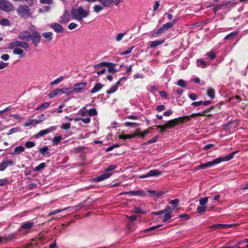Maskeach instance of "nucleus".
I'll list each match as a JSON object with an SVG mask.
<instances>
[{"mask_svg": "<svg viewBox=\"0 0 248 248\" xmlns=\"http://www.w3.org/2000/svg\"><path fill=\"white\" fill-rule=\"evenodd\" d=\"M236 153L235 152H233L229 155L224 157H219L213 161L206 162L204 164H202L197 167V170L203 169L206 168H209L216 164H219L221 162L228 161L233 158L234 155Z\"/></svg>", "mask_w": 248, "mask_h": 248, "instance_id": "1", "label": "nucleus"}, {"mask_svg": "<svg viewBox=\"0 0 248 248\" xmlns=\"http://www.w3.org/2000/svg\"><path fill=\"white\" fill-rule=\"evenodd\" d=\"M89 15V11L86 10L80 6L78 8H74L71 10V15L74 19L79 22L82 21L83 18L87 17Z\"/></svg>", "mask_w": 248, "mask_h": 248, "instance_id": "2", "label": "nucleus"}, {"mask_svg": "<svg viewBox=\"0 0 248 248\" xmlns=\"http://www.w3.org/2000/svg\"><path fill=\"white\" fill-rule=\"evenodd\" d=\"M17 13L23 18H27L31 15V9L27 5H20L17 8Z\"/></svg>", "mask_w": 248, "mask_h": 248, "instance_id": "3", "label": "nucleus"}, {"mask_svg": "<svg viewBox=\"0 0 248 248\" xmlns=\"http://www.w3.org/2000/svg\"><path fill=\"white\" fill-rule=\"evenodd\" d=\"M14 9L13 4L7 0H0V10L10 12Z\"/></svg>", "mask_w": 248, "mask_h": 248, "instance_id": "4", "label": "nucleus"}, {"mask_svg": "<svg viewBox=\"0 0 248 248\" xmlns=\"http://www.w3.org/2000/svg\"><path fill=\"white\" fill-rule=\"evenodd\" d=\"M79 113L81 116L85 117H89L97 114V110L95 108H91L90 109H86L85 108H81Z\"/></svg>", "mask_w": 248, "mask_h": 248, "instance_id": "5", "label": "nucleus"}, {"mask_svg": "<svg viewBox=\"0 0 248 248\" xmlns=\"http://www.w3.org/2000/svg\"><path fill=\"white\" fill-rule=\"evenodd\" d=\"M188 116H185L183 117H179L169 121L166 124L167 128H172L176 125H178L180 122H183L185 120H186Z\"/></svg>", "mask_w": 248, "mask_h": 248, "instance_id": "6", "label": "nucleus"}, {"mask_svg": "<svg viewBox=\"0 0 248 248\" xmlns=\"http://www.w3.org/2000/svg\"><path fill=\"white\" fill-rule=\"evenodd\" d=\"M83 206V205L82 203H79L78 205H76V206L64 208H63L62 209H58L54 210V211L50 212L49 213V214L48 215V216H51L55 215L56 214L60 213V212H62L63 211H65V210H67V209H69V208H71L72 211H76V210H78L79 208H80L82 207Z\"/></svg>", "mask_w": 248, "mask_h": 248, "instance_id": "7", "label": "nucleus"}, {"mask_svg": "<svg viewBox=\"0 0 248 248\" xmlns=\"http://www.w3.org/2000/svg\"><path fill=\"white\" fill-rule=\"evenodd\" d=\"M162 172L157 169L153 170L145 174L139 176L140 179H144L150 177H157L161 175Z\"/></svg>", "mask_w": 248, "mask_h": 248, "instance_id": "8", "label": "nucleus"}, {"mask_svg": "<svg viewBox=\"0 0 248 248\" xmlns=\"http://www.w3.org/2000/svg\"><path fill=\"white\" fill-rule=\"evenodd\" d=\"M57 127L55 126H52L46 129L42 130L34 135V138L38 139L39 138L44 136L45 135L48 134L49 133L53 131L56 129Z\"/></svg>", "mask_w": 248, "mask_h": 248, "instance_id": "9", "label": "nucleus"}, {"mask_svg": "<svg viewBox=\"0 0 248 248\" xmlns=\"http://www.w3.org/2000/svg\"><path fill=\"white\" fill-rule=\"evenodd\" d=\"M31 39L33 44L37 45L40 42L41 35L36 31H33L31 33Z\"/></svg>", "mask_w": 248, "mask_h": 248, "instance_id": "10", "label": "nucleus"}, {"mask_svg": "<svg viewBox=\"0 0 248 248\" xmlns=\"http://www.w3.org/2000/svg\"><path fill=\"white\" fill-rule=\"evenodd\" d=\"M87 85L86 82H79L76 83L74 85L73 87V92H76V93H81L83 89L85 88Z\"/></svg>", "mask_w": 248, "mask_h": 248, "instance_id": "11", "label": "nucleus"}, {"mask_svg": "<svg viewBox=\"0 0 248 248\" xmlns=\"http://www.w3.org/2000/svg\"><path fill=\"white\" fill-rule=\"evenodd\" d=\"M123 79H126V78L124 77H123L121 78L116 83L115 85L111 87L107 91V93L108 94H111L112 93H114L115 92L118 88V86L121 84V83L122 82V80Z\"/></svg>", "mask_w": 248, "mask_h": 248, "instance_id": "12", "label": "nucleus"}, {"mask_svg": "<svg viewBox=\"0 0 248 248\" xmlns=\"http://www.w3.org/2000/svg\"><path fill=\"white\" fill-rule=\"evenodd\" d=\"M14 164V162L11 159L3 160L0 163V171H4L9 165L12 166Z\"/></svg>", "mask_w": 248, "mask_h": 248, "instance_id": "13", "label": "nucleus"}, {"mask_svg": "<svg viewBox=\"0 0 248 248\" xmlns=\"http://www.w3.org/2000/svg\"><path fill=\"white\" fill-rule=\"evenodd\" d=\"M31 33L27 31H23L19 33L18 37L21 40L29 41L31 39Z\"/></svg>", "mask_w": 248, "mask_h": 248, "instance_id": "14", "label": "nucleus"}, {"mask_svg": "<svg viewBox=\"0 0 248 248\" xmlns=\"http://www.w3.org/2000/svg\"><path fill=\"white\" fill-rule=\"evenodd\" d=\"M111 175V173L104 171L102 175L95 178L94 181L95 182H100L109 178Z\"/></svg>", "mask_w": 248, "mask_h": 248, "instance_id": "15", "label": "nucleus"}, {"mask_svg": "<svg viewBox=\"0 0 248 248\" xmlns=\"http://www.w3.org/2000/svg\"><path fill=\"white\" fill-rule=\"evenodd\" d=\"M173 26V24L170 23L169 22L167 23L164 24L162 27L159 28V29L157 31L156 34H159L163 33L165 31L171 28Z\"/></svg>", "mask_w": 248, "mask_h": 248, "instance_id": "16", "label": "nucleus"}, {"mask_svg": "<svg viewBox=\"0 0 248 248\" xmlns=\"http://www.w3.org/2000/svg\"><path fill=\"white\" fill-rule=\"evenodd\" d=\"M167 209L168 211L167 213H164L165 215L163 218V221L164 222H168L170 220L171 217V213L173 212V210L169 206L167 207Z\"/></svg>", "mask_w": 248, "mask_h": 248, "instance_id": "17", "label": "nucleus"}, {"mask_svg": "<svg viewBox=\"0 0 248 248\" xmlns=\"http://www.w3.org/2000/svg\"><path fill=\"white\" fill-rule=\"evenodd\" d=\"M34 224H35L32 221H26L22 224V225L20 226V229L25 230H29L33 227L34 226Z\"/></svg>", "mask_w": 248, "mask_h": 248, "instance_id": "18", "label": "nucleus"}, {"mask_svg": "<svg viewBox=\"0 0 248 248\" xmlns=\"http://www.w3.org/2000/svg\"><path fill=\"white\" fill-rule=\"evenodd\" d=\"M13 45L15 46L20 47L24 49L29 47V45L27 43L23 41H16L13 43Z\"/></svg>", "mask_w": 248, "mask_h": 248, "instance_id": "19", "label": "nucleus"}, {"mask_svg": "<svg viewBox=\"0 0 248 248\" xmlns=\"http://www.w3.org/2000/svg\"><path fill=\"white\" fill-rule=\"evenodd\" d=\"M70 20V14L67 11H65L62 16L60 17V22L65 23Z\"/></svg>", "mask_w": 248, "mask_h": 248, "instance_id": "20", "label": "nucleus"}, {"mask_svg": "<svg viewBox=\"0 0 248 248\" xmlns=\"http://www.w3.org/2000/svg\"><path fill=\"white\" fill-rule=\"evenodd\" d=\"M50 27L58 33H61L63 31V27L59 23H52Z\"/></svg>", "mask_w": 248, "mask_h": 248, "instance_id": "21", "label": "nucleus"}, {"mask_svg": "<svg viewBox=\"0 0 248 248\" xmlns=\"http://www.w3.org/2000/svg\"><path fill=\"white\" fill-rule=\"evenodd\" d=\"M121 194H130L132 196H141L144 195V192L142 190H131L128 192H125Z\"/></svg>", "mask_w": 248, "mask_h": 248, "instance_id": "22", "label": "nucleus"}, {"mask_svg": "<svg viewBox=\"0 0 248 248\" xmlns=\"http://www.w3.org/2000/svg\"><path fill=\"white\" fill-rule=\"evenodd\" d=\"M107 64L105 67H107L108 71L110 73L114 74L116 72V70L115 68V64L112 63L106 62Z\"/></svg>", "mask_w": 248, "mask_h": 248, "instance_id": "23", "label": "nucleus"}, {"mask_svg": "<svg viewBox=\"0 0 248 248\" xmlns=\"http://www.w3.org/2000/svg\"><path fill=\"white\" fill-rule=\"evenodd\" d=\"M74 120L76 122H78L79 121H82L85 124H88L90 122L91 119L90 118V117L84 118V117L81 116V117H76V118L74 117Z\"/></svg>", "mask_w": 248, "mask_h": 248, "instance_id": "24", "label": "nucleus"}, {"mask_svg": "<svg viewBox=\"0 0 248 248\" xmlns=\"http://www.w3.org/2000/svg\"><path fill=\"white\" fill-rule=\"evenodd\" d=\"M25 150V148L22 146H16L13 153H12V155H19L22 153H23Z\"/></svg>", "mask_w": 248, "mask_h": 248, "instance_id": "25", "label": "nucleus"}, {"mask_svg": "<svg viewBox=\"0 0 248 248\" xmlns=\"http://www.w3.org/2000/svg\"><path fill=\"white\" fill-rule=\"evenodd\" d=\"M164 42L163 40H156L154 41H152L151 42L150 44V46L151 48H155L159 45H162Z\"/></svg>", "mask_w": 248, "mask_h": 248, "instance_id": "26", "label": "nucleus"}, {"mask_svg": "<svg viewBox=\"0 0 248 248\" xmlns=\"http://www.w3.org/2000/svg\"><path fill=\"white\" fill-rule=\"evenodd\" d=\"M103 85L100 83H96L93 89L91 90V93H93L100 91L103 87Z\"/></svg>", "mask_w": 248, "mask_h": 248, "instance_id": "27", "label": "nucleus"}, {"mask_svg": "<svg viewBox=\"0 0 248 248\" xmlns=\"http://www.w3.org/2000/svg\"><path fill=\"white\" fill-rule=\"evenodd\" d=\"M60 91L61 93L66 94L67 95H72L74 93L73 89L71 88H63L60 89Z\"/></svg>", "mask_w": 248, "mask_h": 248, "instance_id": "28", "label": "nucleus"}, {"mask_svg": "<svg viewBox=\"0 0 248 248\" xmlns=\"http://www.w3.org/2000/svg\"><path fill=\"white\" fill-rule=\"evenodd\" d=\"M13 53L15 54L20 55L21 58L25 56V53L22 49L18 47H15L14 48Z\"/></svg>", "mask_w": 248, "mask_h": 248, "instance_id": "29", "label": "nucleus"}, {"mask_svg": "<svg viewBox=\"0 0 248 248\" xmlns=\"http://www.w3.org/2000/svg\"><path fill=\"white\" fill-rule=\"evenodd\" d=\"M61 93L60 89H56L51 91L48 96L50 98H53Z\"/></svg>", "mask_w": 248, "mask_h": 248, "instance_id": "30", "label": "nucleus"}, {"mask_svg": "<svg viewBox=\"0 0 248 248\" xmlns=\"http://www.w3.org/2000/svg\"><path fill=\"white\" fill-rule=\"evenodd\" d=\"M0 25L2 26H10L11 22L7 18H2L0 20Z\"/></svg>", "mask_w": 248, "mask_h": 248, "instance_id": "31", "label": "nucleus"}, {"mask_svg": "<svg viewBox=\"0 0 248 248\" xmlns=\"http://www.w3.org/2000/svg\"><path fill=\"white\" fill-rule=\"evenodd\" d=\"M207 95L211 98L214 99L215 97V91L214 89L210 88L208 89L207 92Z\"/></svg>", "mask_w": 248, "mask_h": 248, "instance_id": "32", "label": "nucleus"}, {"mask_svg": "<svg viewBox=\"0 0 248 248\" xmlns=\"http://www.w3.org/2000/svg\"><path fill=\"white\" fill-rule=\"evenodd\" d=\"M230 225L227 224H214L210 226V228L213 229H217L218 228H220V227L226 228L227 227L230 226Z\"/></svg>", "mask_w": 248, "mask_h": 248, "instance_id": "33", "label": "nucleus"}, {"mask_svg": "<svg viewBox=\"0 0 248 248\" xmlns=\"http://www.w3.org/2000/svg\"><path fill=\"white\" fill-rule=\"evenodd\" d=\"M127 31H125L124 32L119 33L117 34L115 38V40L116 42L121 41L123 37L126 34Z\"/></svg>", "mask_w": 248, "mask_h": 248, "instance_id": "34", "label": "nucleus"}, {"mask_svg": "<svg viewBox=\"0 0 248 248\" xmlns=\"http://www.w3.org/2000/svg\"><path fill=\"white\" fill-rule=\"evenodd\" d=\"M42 36L45 37L48 41L52 40V33L51 32H45L42 34Z\"/></svg>", "mask_w": 248, "mask_h": 248, "instance_id": "35", "label": "nucleus"}, {"mask_svg": "<svg viewBox=\"0 0 248 248\" xmlns=\"http://www.w3.org/2000/svg\"><path fill=\"white\" fill-rule=\"evenodd\" d=\"M197 65L198 66L201 68H204L207 66L206 62L203 60L202 59H200L197 61Z\"/></svg>", "mask_w": 248, "mask_h": 248, "instance_id": "36", "label": "nucleus"}, {"mask_svg": "<svg viewBox=\"0 0 248 248\" xmlns=\"http://www.w3.org/2000/svg\"><path fill=\"white\" fill-rule=\"evenodd\" d=\"M64 77L61 76V77H59L58 78H56V79H55L54 81H52L50 83V85L52 86H53V85L58 84L59 82H60L61 81L63 80L64 79Z\"/></svg>", "mask_w": 248, "mask_h": 248, "instance_id": "37", "label": "nucleus"}, {"mask_svg": "<svg viewBox=\"0 0 248 248\" xmlns=\"http://www.w3.org/2000/svg\"><path fill=\"white\" fill-rule=\"evenodd\" d=\"M62 140V137L61 136H56L53 138L52 142L53 144L57 145L60 143Z\"/></svg>", "mask_w": 248, "mask_h": 248, "instance_id": "38", "label": "nucleus"}, {"mask_svg": "<svg viewBox=\"0 0 248 248\" xmlns=\"http://www.w3.org/2000/svg\"><path fill=\"white\" fill-rule=\"evenodd\" d=\"M209 197H205L204 198H202L200 200V204L202 206H205L206 203L208 202Z\"/></svg>", "mask_w": 248, "mask_h": 248, "instance_id": "39", "label": "nucleus"}, {"mask_svg": "<svg viewBox=\"0 0 248 248\" xmlns=\"http://www.w3.org/2000/svg\"><path fill=\"white\" fill-rule=\"evenodd\" d=\"M50 105V103L49 102H46L42 104L41 106H40L39 107H38L36 110H40V109H43L45 108H47Z\"/></svg>", "mask_w": 248, "mask_h": 248, "instance_id": "40", "label": "nucleus"}, {"mask_svg": "<svg viewBox=\"0 0 248 248\" xmlns=\"http://www.w3.org/2000/svg\"><path fill=\"white\" fill-rule=\"evenodd\" d=\"M162 226V225H156V226H152L149 228H148L147 229H145V230H144L143 231V232H149L150 231H154L157 228H158L159 227Z\"/></svg>", "mask_w": 248, "mask_h": 248, "instance_id": "41", "label": "nucleus"}, {"mask_svg": "<svg viewBox=\"0 0 248 248\" xmlns=\"http://www.w3.org/2000/svg\"><path fill=\"white\" fill-rule=\"evenodd\" d=\"M208 58L211 60H213L216 57V54L213 51H210L206 54Z\"/></svg>", "mask_w": 248, "mask_h": 248, "instance_id": "42", "label": "nucleus"}, {"mask_svg": "<svg viewBox=\"0 0 248 248\" xmlns=\"http://www.w3.org/2000/svg\"><path fill=\"white\" fill-rule=\"evenodd\" d=\"M45 167H46V164L45 163H42L40 164H39L38 166L35 167L33 170L34 171H37L40 170H41L45 168Z\"/></svg>", "mask_w": 248, "mask_h": 248, "instance_id": "43", "label": "nucleus"}, {"mask_svg": "<svg viewBox=\"0 0 248 248\" xmlns=\"http://www.w3.org/2000/svg\"><path fill=\"white\" fill-rule=\"evenodd\" d=\"M206 206H199L197 208V211L199 213H203L206 211Z\"/></svg>", "mask_w": 248, "mask_h": 248, "instance_id": "44", "label": "nucleus"}, {"mask_svg": "<svg viewBox=\"0 0 248 248\" xmlns=\"http://www.w3.org/2000/svg\"><path fill=\"white\" fill-rule=\"evenodd\" d=\"M237 33H238V32H237V31L232 32L229 33V34L227 35L225 37L224 39L227 40V39H229L230 38L234 37L237 34Z\"/></svg>", "mask_w": 248, "mask_h": 248, "instance_id": "45", "label": "nucleus"}, {"mask_svg": "<svg viewBox=\"0 0 248 248\" xmlns=\"http://www.w3.org/2000/svg\"><path fill=\"white\" fill-rule=\"evenodd\" d=\"M98 1L105 6H108L111 4V0H98Z\"/></svg>", "mask_w": 248, "mask_h": 248, "instance_id": "46", "label": "nucleus"}, {"mask_svg": "<svg viewBox=\"0 0 248 248\" xmlns=\"http://www.w3.org/2000/svg\"><path fill=\"white\" fill-rule=\"evenodd\" d=\"M124 125L126 126H132V127H137L139 126V124L136 123H131L126 122L124 123Z\"/></svg>", "mask_w": 248, "mask_h": 248, "instance_id": "47", "label": "nucleus"}, {"mask_svg": "<svg viewBox=\"0 0 248 248\" xmlns=\"http://www.w3.org/2000/svg\"><path fill=\"white\" fill-rule=\"evenodd\" d=\"M48 150V148L47 146L46 145V146H44L43 147L41 148L40 149L39 151H40V153L41 154L45 155L47 152Z\"/></svg>", "mask_w": 248, "mask_h": 248, "instance_id": "48", "label": "nucleus"}, {"mask_svg": "<svg viewBox=\"0 0 248 248\" xmlns=\"http://www.w3.org/2000/svg\"><path fill=\"white\" fill-rule=\"evenodd\" d=\"M170 203L171 204H172L174 207H176L179 205V200L178 199H175L174 200L170 201Z\"/></svg>", "mask_w": 248, "mask_h": 248, "instance_id": "49", "label": "nucleus"}, {"mask_svg": "<svg viewBox=\"0 0 248 248\" xmlns=\"http://www.w3.org/2000/svg\"><path fill=\"white\" fill-rule=\"evenodd\" d=\"M25 147L27 148L33 147L35 146V143L33 141H28L25 143Z\"/></svg>", "mask_w": 248, "mask_h": 248, "instance_id": "50", "label": "nucleus"}, {"mask_svg": "<svg viewBox=\"0 0 248 248\" xmlns=\"http://www.w3.org/2000/svg\"><path fill=\"white\" fill-rule=\"evenodd\" d=\"M157 129H160V132L163 133L166 131V129H168L165 124L164 125H158L156 126Z\"/></svg>", "mask_w": 248, "mask_h": 248, "instance_id": "51", "label": "nucleus"}, {"mask_svg": "<svg viewBox=\"0 0 248 248\" xmlns=\"http://www.w3.org/2000/svg\"><path fill=\"white\" fill-rule=\"evenodd\" d=\"M173 12V10L172 8L170 9L168 12V13H166L164 15L165 16H167V17L169 19V20H171L172 17H173V16L171 14V13Z\"/></svg>", "mask_w": 248, "mask_h": 248, "instance_id": "52", "label": "nucleus"}, {"mask_svg": "<svg viewBox=\"0 0 248 248\" xmlns=\"http://www.w3.org/2000/svg\"><path fill=\"white\" fill-rule=\"evenodd\" d=\"M117 168V166L116 165H111L108 166L106 170L105 171H107L108 172H109V171L114 170Z\"/></svg>", "mask_w": 248, "mask_h": 248, "instance_id": "53", "label": "nucleus"}, {"mask_svg": "<svg viewBox=\"0 0 248 248\" xmlns=\"http://www.w3.org/2000/svg\"><path fill=\"white\" fill-rule=\"evenodd\" d=\"M177 85L183 87H186V83L183 79H180L178 81Z\"/></svg>", "mask_w": 248, "mask_h": 248, "instance_id": "54", "label": "nucleus"}, {"mask_svg": "<svg viewBox=\"0 0 248 248\" xmlns=\"http://www.w3.org/2000/svg\"><path fill=\"white\" fill-rule=\"evenodd\" d=\"M103 9V7L100 5H95L93 7L94 11L98 13Z\"/></svg>", "mask_w": 248, "mask_h": 248, "instance_id": "55", "label": "nucleus"}, {"mask_svg": "<svg viewBox=\"0 0 248 248\" xmlns=\"http://www.w3.org/2000/svg\"><path fill=\"white\" fill-rule=\"evenodd\" d=\"M13 238V237L11 236H9L7 237L5 236H0V244L3 242L4 241L11 240Z\"/></svg>", "mask_w": 248, "mask_h": 248, "instance_id": "56", "label": "nucleus"}, {"mask_svg": "<svg viewBox=\"0 0 248 248\" xmlns=\"http://www.w3.org/2000/svg\"><path fill=\"white\" fill-rule=\"evenodd\" d=\"M9 183V180L6 179H0V186H3Z\"/></svg>", "mask_w": 248, "mask_h": 248, "instance_id": "57", "label": "nucleus"}, {"mask_svg": "<svg viewBox=\"0 0 248 248\" xmlns=\"http://www.w3.org/2000/svg\"><path fill=\"white\" fill-rule=\"evenodd\" d=\"M40 2L42 4H46L49 5L53 3V0H40Z\"/></svg>", "mask_w": 248, "mask_h": 248, "instance_id": "58", "label": "nucleus"}, {"mask_svg": "<svg viewBox=\"0 0 248 248\" xmlns=\"http://www.w3.org/2000/svg\"><path fill=\"white\" fill-rule=\"evenodd\" d=\"M61 128L64 130H68L70 128V124L69 123L63 124Z\"/></svg>", "mask_w": 248, "mask_h": 248, "instance_id": "59", "label": "nucleus"}, {"mask_svg": "<svg viewBox=\"0 0 248 248\" xmlns=\"http://www.w3.org/2000/svg\"><path fill=\"white\" fill-rule=\"evenodd\" d=\"M133 48L134 46L127 48L126 50L122 52V55H125L130 53Z\"/></svg>", "mask_w": 248, "mask_h": 248, "instance_id": "60", "label": "nucleus"}, {"mask_svg": "<svg viewBox=\"0 0 248 248\" xmlns=\"http://www.w3.org/2000/svg\"><path fill=\"white\" fill-rule=\"evenodd\" d=\"M106 64H107V63H106V62H101L97 64H95L93 66V67L94 69H96L99 67H105V66H106Z\"/></svg>", "mask_w": 248, "mask_h": 248, "instance_id": "61", "label": "nucleus"}, {"mask_svg": "<svg viewBox=\"0 0 248 248\" xmlns=\"http://www.w3.org/2000/svg\"><path fill=\"white\" fill-rule=\"evenodd\" d=\"M44 115L43 114H41L38 119H35V124H37L41 122H43L44 120Z\"/></svg>", "mask_w": 248, "mask_h": 248, "instance_id": "62", "label": "nucleus"}, {"mask_svg": "<svg viewBox=\"0 0 248 248\" xmlns=\"http://www.w3.org/2000/svg\"><path fill=\"white\" fill-rule=\"evenodd\" d=\"M18 131V127H14L13 128H11L9 131V132L8 133V135H11L14 133H16Z\"/></svg>", "mask_w": 248, "mask_h": 248, "instance_id": "63", "label": "nucleus"}, {"mask_svg": "<svg viewBox=\"0 0 248 248\" xmlns=\"http://www.w3.org/2000/svg\"><path fill=\"white\" fill-rule=\"evenodd\" d=\"M77 24L75 23H71L69 24L68 28L69 30H73L75 29L77 27Z\"/></svg>", "mask_w": 248, "mask_h": 248, "instance_id": "64", "label": "nucleus"}]
</instances>
